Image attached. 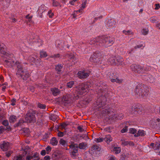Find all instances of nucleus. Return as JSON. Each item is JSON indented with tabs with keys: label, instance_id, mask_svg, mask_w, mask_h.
<instances>
[{
	"label": "nucleus",
	"instance_id": "ddd939ff",
	"mask_svg": "<svg viewBox=\"0 0 160 160\" xmlns=\"http://www.w3.org/2000/svg\"><path fill=\"white\" fill-rule=\"evenodd\" d=\"M91 149L93 154H96L100 151V148L97 145H93L91 148Z\"/></svg>",
	"mask_w": 160,
	"mask_h": 160
},
{
	"label": "nucleus",
	"instance_id": "dca6fc26",
	"mask_svg": "<svg viewBox=\"0 0 160 160\" xmlns=\"http://www.w3.org/2000/svg\"><path fill=\"white\" fill-rule=\"evenodd\" d=\"M99 56V54H98V55H97V54L96 53H95L94 54L93 56L91 57L90 60L92 62H97L98 60H97V59L98 58V57Z\"/></svg>",
	"mask_w": 160,
	"mask_h": 160
},
{
	"label": "nucleus",
	"instance_id": "f8f14e48",
	"mask_svg": "<svg viewBox=\"0 0 160 160\" xmlns=\"http://www.w3.org/2000/svg\"><path fill=\"white\" fill-rule=\"evenodd\" d=\"M10 144L8 142H4L1 145V148L3 151H7L9 148Z\"/></svg>",
	"mask_w": 160,
	"mask_h": 160
},
{
	"label": "nucleus",
	"instance_id": "0eeeda50",
	"mask_svg": "<svg viewBox=\"0 0 160 160\" xmlns=\"http://www.w3.org/2000/svg\"><path fill=\"white\" fill-rule=\"evenodd\" d=\"M107 78L111 79V81L112 82H116L117 83H120L122 82L121 81L117 78L115 74L110 72L107 75Z\"/></svg>",
	"mask_w": 160,
	"mask_h": 160
},
{
	"label": "nucleus",
	"instance_id": "9d476101",
	"mask_svg": "<svg viewBox=\"0 0 160 160\" xmlns=\"http://www.w3.org/2000/svg\"><path fill=\"white\" fill-rule=\"evenodd\" d=\"M88 76V73L85 72L84 71H80L78 73V77L81 79L86 78Z\"/></svg>",
	"mask_w": 160,
	"mask_h": 160
},
{
	"label": "nucleus",
	"instance_id": "a19ab883",
	"mask_svg": "<svg viewBox=\"0 0 160 160\" xmlns=\"http://www.w3.org/2000/svg\"><path fill=\"white\" fill-rule=\"evenodd\" d=\"M148 30L147 28H143L142 30V33L144 35H146L148 33Z\"/></svg>",
	"mask_w": 160,
	"mask_h": 160
},
{
	"label": "nucleus",
	"instance_id": "b1692460",
	"mask_svg": "<svg viewBox=\"0 0 160 160\" xmlns=\"http://www.w3.org/2000/svg\"><path fill=\"white\" fill-rule=\"evenodd\" d=\"M87 3V0H83L82 1V3L81 7L80 9L82 11L83 9H84L86 7Z\"/></svg>",
	"mask_w": 160,
	"mask_h": 160
},
{
	"label": "nucleus",
	"instance_id": "2eb2a0df",
	"mask_svg": "<svg viewBox=\"0 0 160 160\" xmlns=\"http://www.w3.org/2000/svg\"><path fill=\"white\" fill-rule=\"evenodd\" d=\"M144 79L145 80L148 81L150 82H154V79L152 76L151 75H147L145 76Z\"/></svg>",
	"mask_w": 160,
	"mask_h": 160
},
{
	"label": "nucleus",
	"instance_id": "4468645a",
	"mask_svg": "<svg viewBox=\"0 0 160 160\" xmlns=\"http://www.w3.org/2000/svg\"><path fill=\"white\" fill-rule=\"evenodd\" d=\"M70 147L71 149V152L77 153L78 149V145L72 144Z\"/></svg>",
	"mask_w": 160,
	"mask_h": 160
},
{
	"label": "nucleus",
	"instance_id": "338daca9",
	"mask_svg": "<svg viewBox=\"0 0 160 160\" xmlns=\"http://www.w3.org/2000/svg\"><path fill=\"white\" fill-rule=\"evenodd\" d=\"M108 160H115V158L114 156H111L109 157Z\"/></svg>",
	"mask_w": 160,
	"mask_h": 160
},
{
	"label": "nucleus",
	"instance_id": "de8ad7c7",
	"mask_svg": "<svg viewBox=\"0 0 160 160\" xmlns=\"http://www.w3.org/2000/svg\"><path fill=\"white\" fill-rule=\"evenodd\" d=\"M16 99L15 98H13L11 101V105H12V106L15 105V104L16 102Z\"/></svg>",
	"mask_w": 160,
	"mask_h": 160
},
{
	"label": "nucleus",
	"instance_id": "4c0bfd02",
	"mask_svg": "<svg viewBox=\"0 0 160 160\" xmlns=\"http://www.w3.org/2000/svg\"><path fill=\"white\" fill-rule=\"evenodd\" d=\"M129 132L131 133L134 134L137 133V131L136 129L134 128H131L129 130Z\"/></svg>",
	"mask_w": 160,
	"mask_h": 160
},
{
	"label": "nucleus",
	"instance_id": "f3484780",
	"mask_svg": "<svg viewBox=\"0 0 160 160\" xmlns=\"http://www.w3.org/2000/svg\"><path fill=\"white\" fill-rule=\"evenodd\" d=\"M113 117H112L113 119H121L123 118V115L122 114L118 115V114H112Z\"/></svg>",
	"mask_w": 160,
	"mask_h": 160
},
{
	"label": "nucleus",
	"instance_id": "3c124183",
	"mask_svg": "<svg viewBox=\"0 0 160 160\" xmlns=\"http://www.w3.org/2000/svg\"><path fill=\"white\" fill-rule=\"evenodd\" d=\"M60 143L62 145H64L66 144V142L65 141L62 139L60 140Z\"/></svg>",
	"mask_w": 160,
	"mask_h": 160
},
{
	"label": "nucleus",
	"instance_id": "13d9d810",
	"mask_svg": "<svg viewBox=\"0 0 160 160\" xmlns=\"http://www.w3.org/2000/svg\"><path fill=\"white\" fill-rule=\"evenodd\" d=\"M46 153V152L45 150H43L41 152V154L42 156H44Z\"/></svg>",
	"mask_w": 160,
	"mask_h": 160
},
{
	"label": "nucleus",
	"instance_id": "6e6552de",
	"mask_svg": "<svg viewBox=\"0 0 160 160\" xmlns=\"http://www.w3.org/2000/svg\"><path fill=\"white\" fill-rule=\"evenodd\" d=\"M25 119L27 122H34L36 120L35 115L30 112L27 113Z\"/></svg>",
	"mask_w": 160,
	"mask_h": 160
},
{
	"label": "nucleus",
	"instance_id": "774afa93",
	"mask_svg": "<svg viewBox=\"0 0 160 160\" xmlns=\"http://www.w3.org/2000/svg\"><path fill=\"white\" fill-rule=\"evenodd\" d=\"M26 19H28V21H29L31 19L32 17V16H29L28 15L26 16Z\"/></svg>",
	"mask_w": 160,
	"mask_h": 160
},
{
	"label": "nucleus",
	"instance_id": "680f3d73",
	"mask_svg": "<svg viewBox=\"0 0 160 160\" xmlns=\"http://www.w3.org/2000/svg\"><path fill=\"white\" fill-rule=\"evenodd\" d=\"M58 136L60 137H62L63 136V133L62 132H59L58 134Z\"/></svg>",
	"mask_w": 160,
	"mask_h": 160
},
{
	"label": "nucleus",
	"instance_id": "f03ea898",
	"mask_svg": "<svg viewBox=\"0 0 160 160\" xmlns=\"http://www.w3.org/2000/svg\"><path fill=\"white\" fill-rule=\"evenodd\" d=\"M114 41V39L112 38L105 37H99L94 40V41L96 42H102L106 47L111 46L113 43Z\"/></svg>",
	"mask_w": 160,
	"mask_h": 160
},
{
	"label": "nucleus",
	"instance_id": "e2e57ef3",
	"mask_svg": "<svg viewBox=\"0 0 160 160\" xmlns=\"http://www.w3.org/2000/svg\"><path fill=\"white\" fill-rule=\"evenodd\" d=\"M70 153L71 156L73 158L75 157L77 154V153H74V152L73 153L71 152Z\"/></svg>",
	"mask_w": 160,
	"mask_h": 160
},
{
	"label": "nucleus",
	"instance_id": "0e129e2a",
	"mask_svg": "<svg viewBox=\"0 0 160 160\" xmlns=\"http://www.w3.org/2000/svg\"><path fill=\"white\" fill-rule=\"evenodd\" d=\"M122 144L124 145H126L128 144H130V143L127 142L122 141Z\"/></svg>",
	"mask_w": 160,
	"mask_h": 160
},
{
	"label": "nucleus",
	"instance_id": "4d7b16f0",
	"mask_svg": "<svg viewBox=\"0 0 160 160\" xmlns=\"http://www.w3.org/2000/svg\"><path fill=\"white\" fill-rule=\"evenodd\" d=\"M160 8V6L159 4H155V10H158Z\"/></svg>",
	"mask_w": 160,
	"mask_h": 160
},
{
	"label": "nucleus",
	"instance_id": "20e7f679",
	"mask_svg": "<svg viewBox=\"0 0 160 160\" xmlns=\"http://www.w3.org/2000/svg\"><path fill=\"white\" fill-rule=\"evenodd\" d=\"M15 63L18 68L17 75L18 77H21L23 80L26 79L29 77V74L21 67L19 62H16Z\"/></svg>",
	"mask_w": 160,
	"mask_h": 160
},
{
	"label": "nucleus",
	"instance_id": "6ab92c4d",
	"mask_svg": "<svg viewBox=\"0 0 160 160\" xmlns=\"http://www.w3.org/2000/svg\"><path fill=\"white\" fill-rule=\"evenodd\" d=\"M104 139L107 143H109L112 140V138L109 135H106Z\"/></svg>",
	"mask_w": 160,
	"mask_h": 160
},
{
	"label": "nucleus",
	"instance_id": "4be33fe9",
	"mask_svg": "<svg viewBox=\"0 0 160 160\" xmlns=\"http://www.w3.org/2000/svg\"><path fill=\"white\" fill-rule=\"evenodd\" d=\"M108 61L111 64H116L117 62L115 60V57H113L109 58L108 59Z\"/></svg>",
	"mask_w": 160,
	"mask_h": 160
},
{
	"label": "nucleus",
	"instance_id": "c756f323",
	"mask_svg": "<svg viewBox=\"0 0 160 160\" xmlns=\"http://www.w3.org/2000/svg\"><path fill=\"white\" fill-rule=\"evenodd\" d=\"M4 65L7 68H9L10 66V62L9 59H6L5 60Z\"/></svg>",
	"mask_w": 160,
	"mask_h": 160
},
{
	"label": "nucleus",
	"instance_id": "09e8293b",
	"mask_svg": "<svg viewBox=\"0 0 160 160\" xmlns=\"http://www.w3.org/2000/svg\"><path fill=\"white\" fill-rule=\"evenodd\" d=\"M48 15L49 18H52L53 16L54 15V14L51 11H50L48 12Z\"/></svg>",
	"mask_w": 160,
	"mask_h": 160
},
{
	"label": "nucleus",
	"instance_id": "e433bc0d",
	"mask_svg": "<svg viewBox=\"0 0 160 160\" xmlns=\"http://www.w3.org/2000/svg\"><path fill=\"white\" fill-rule=\"evenodd\" d=\"M40 56L41 57H45L47 56V54L46 52L42 51L40 52Z\"/></svg>",
	"mask_w": 160,
	"mask_h": 160
},
{
	"label": "nucleus",
	"instance_id": "bb28decb",
	"mask_svg": "<svg viewBox=\"0 0 160 160\" xmlns=\"http://www.w3.org/2000/svg\"><path fill=\"white\" fill-rule=\"evenodd\" d=\"M50 143L53 146L56 145L58 143V141L56 138H52L50 141Z\"/></svg>",
	"mask_w": 160,
	"mask_h": 160
},
{
	"label": "nucleus",
	"instance_id": "49530a36",
	"mask_svg": "<svg viewBox=\"0 0 160 160\" xmlns=\"http://www.w3.org/2000/svg\"><path fill=\"white\" fill-rule=\"evenodd\" d=\"M123 33H125V34L130 35L132 34V32H131V31L129 30H123Z\"/></svg>",
	"mask_w": 160,
	"mask_h": 160
},
{
	"label": "nucleus",
	"instance_id": "5fc2aeb1",
	"mask_svg": "<svg viewBox=\"0 0 160 160\" xmlns=\"http://www.w3.org/2000/svg\"><path fill=\"white\" fill-rule=\"evenodd\" d=\"M4 45L2 43H0V52L4 48Z\"/></svg>",
	"mask_w": 160,
	"mask_h": 160
},
{
	"label": "nucleus",
	"instance_id": "6e6d98bb",
	"mask_svg": "<svg viewBox=\"0 0 160 160\" xmlns=\"http://www.w3.org/2000/svg\"><path fill=\"white\" fill-rule=\"evenodd\" d=\"M44 160H50V158L49 156L46 155L44 157Z\"/></svg>",
	"mask_w": 160,
	"mask_h": 160
},
{
	"label": "nucleus",
	"instance_id": "473e14b6",
	"mask_svg": "<svg viewBox=\"0 0 160 160\" xmlns=\"http://www.w3.org/2000/svg\"><path fill=\"white\" fill-rule=\"evenodd\" d=\"M62 68V65L61 64H59L57 65L56 67V70L58 71V72H59L61 71Z\"/></svg>",
	"mask_w": 160,
	"mask_h": 160
},
{
	"label": "nucleus",
	"instance_id": "69168bd1",
	"mask_svg": "<svg viewBox=\"0 0 160 160\" xmlns=\"http://www.w3.org/2000/svg\"><path fill=\"white\" fill-rule=\"evenodd\" d=\"M4 118V116L3 114L0 113V122H1L2 120Z\"/></svg>",
	"mask_w": 160,
	"mask_h": 160
},
{
	"label": "nucleus",
	"instance_id": "ea45409f",
	"mask_svg": "<svg viewBox=\"0 0 160 160\" xmlns=\"http://www.w3.org/2000/svg\"><path fill=\"white\" fill-rule=\"evenodd\" d=\"M104 140L103 138H95L94 139V141L96 142H102Z\"/></svg>",
	"mask_w": 160,
	"mask_h": 160
},
{
	"label": "nucleus",
	"instance_id": "a18cd8bd",
	"mask_svg": "<svg viewBox=\"0 0 160 160\" xmlns=\"http://www.w3.org/2000/svg\"><path fill=\"white\" fill-rule=\"evenodd\" d=\"M38 107L41 109H44L46 107V106L45 105L40 103L38 104Z\"/></svg>",
	"mask_w": 160,
	"mask_h": 160
},
{
	"label": "nucleus",
	"instance_id": "cd10ccee",
	"mask_svg": "<svg viewBox=\"0 0 160 160\" xmlns=\"http://www.w3.org/2000/svg\"><path fill=\"white\" fill-rule=\"evenodd\" d=\"M2 124L5 126L6 127V128H9V131L10 130V127L8 126L9 123L8 121L7 120H5L2 122Z\"/></svg>",
	"mask_w": 160,
	"mask_h": 160
},
{
	"label": "nucleus",
	"instance_id": "864d4df0",
	"mask_svg": "<svg viewBox=\"0 0 160 160\" xmlns=\"http://www.w3.org/2000/svg\"><path fill=\"white\" fill-rule=\"evenodd\" d=\"M127 131V127H125L121 130V132L122 133H124V132H126Z\"/></svg>",
	"mask_w": 160,
	"mask_h": 160
},
{
	"label": "nucleus",
	"instance_id": "c85d7f7f",
	"mask_svg": "<svg viewBox=\"0 0 160 160\" xmlns=\"http://www.w3.org/2000/svg\"><path fill=\"white\" fill-rule=\"evenodd\" d=\"M7 130L8 131H9V128H5L3 126H0V133H2L4 131Z\"/></svg>",
	"mask_w": 160,
	"mask_h": 160
},
{
	"label": "nucleus",
	"instance_id": "72a5a7b5",
	"mask_svg": "<svg viewBox=\"0 0 160 160\" xmlns=\"http://www.w3.org/2000/svg\"><path fill=\"white\" fill-rule=\"evenodd\" d=\"M116 61L117 62L116 64H121V62L123 61V59L121 57H118L116 58Z\"/></svg>",
	"mask_w": 160,
	"mask_h": 160
},
{
	"label": "nucleus",
	"instance_id": "412c9836",
	"mask_svg": "<svg viewBox=\"0 0 160 160\" xmlns=\"http://www.w3.org/2000/svg\"><path fill=\"white\" fill-rule=\"evenodd\" d=\"M145 72L144 69L142 66L138 65L137 72L138 73H142Z\"/></svg>",
	"mask_w": 160,
	"mask_h": 160
},
{
	"label": "nucleus",
	"instance_id": "5701e85b",
	"mask_svg": "<svg viewBox=\"0 0 160 160\" xmlns=\"http://www.w3.org/2000/svg\"><path fill=\"white\" fill-rule=\"evenodd\" d=\"M87 147V144L85 143L82 142L79 144V148L81 149H86Z\"/></svg>",
	"mask_w": 160,
	"mask_h": 160
},
{
	"label": "nucleus",
	"instance_id": "a878e982",
	"mask_svg": "<svg viewBox=\"0 0 160 160\" xmlns=\"http://www.w3.org/2000/svg\"><path fill=\"white\" fill-rule=\"evenodd\" d=\"M82 11L81 10H79L74 12L72 15V17L73 18H75L76 17L78 16V14L79 13H82Z\"/></svg>",
	"mask_w": 160,
	"mask_h": 160
},
{
	"label": "nucleus",
	"instance_id": "2f4dec72",
	"mask_svg": "<svg viewBox=\"0 0 160 160\" xmlns=\"http://www.w3.org/2000/svg\"><path fill=\"white\" fill-rule=\"evenodd\" d=\"M74 84L73 81H70L67 83V87L69 88H71Z\"/></svg>",
	"mask_w": 160,
	"mask_h": 160
},
{
	"label": "nucleus",
	"instance_id": "7ed1b4c3",
	"mask_svg": "<svg viewBox=\"0 0 160 160\" xmlns=\"http://www.w3.org/2000/svg\"><path fill=\"white\" fill-rule=\"evenodd\" d=\"M134 91L135 94L138 96L140 98H144L148 93V90L145 89L143 87H141L139 85L137 86Z\"/></svg>",
	"mask_w": 160,
	"mask_h": 160
},
{
	"label": "nucleus",
	"instance_id": "8fccbe9b",
	"mask_svg": "<svg viewBox=\"0 0 160 160\" xmlns=\"http://www.w3.org/2000/svg\"><path fill=\"white\" fill-rule=\"evenodd\" d=\"M16 117L14 115L11 116V122H14L16 119Z\"/></svg>",
	"mask_w": 160,
	"mask_h": 160
},
{
	"label": "nucleus",
	"instance_id": "423d86ee",
	"mask_svg": "<svg viewBox=\"0 0 160 160\" xmlns=\"http://www.w3.org/2000/svg\"><path fill=\"white\" fill-rule=\"evenodd\" d=\"M23 153V154L22 156H17L15 157H14L13 158V160H25L23 158V157L25 155H26L27 153V151L25 149L24 150L22 151ZM33 156H28L27 157L26 160H30L32 159H33Z\"/></svg>",
	"mask_w": 160,
	"mask_h": 160
},
{
	"label": "nucleus",
	"instance_id": "1a4fd4ad",
	"mask_svg": "<svg viewBox=\"0 0 160 160\" xmlns=\"http://www.w3.org/2000/svg\"><path fill=\"white\" fill-rule=\"evenodd\" d=\"M26 58L29 62L35 63V64L37 66H39L41 65V62L38 59H36L37 58L36 56L33 55V56H30L28 57H26Z\"/></svg>",
	"mask_w": 160,
	"mask_h": 160
},
{
	"label": "nucleus",
	"instance_id": "aec40b11",
	"mask_svg": "<svg viewBox=\"0 0 160 160\" xmlns=\"http://www.w3.org/2000/svg\"><path fill=\"white\" fill-rule=\"evenodd\" d=\"M144 134V132L143 130H139L137 132L135 135V137H138L140 136H143Z\"/></svg>",
	"mask_w": 160,
	"mask_h": 160
},
{
	"label": "nucleus",
	"instance_id": "c9c22d12",
	"mask_svg": "<svg viewBox=\"0 0 160 160\" xmlns=\"http://www.w3.org/2000/svg\"><path fill=\"white\" fill-rule=\"evenodd\" d=\"M32 160H39V158L38 153H35L33 155Z\"/></svg>",
	"mask_w": 160,
	"mask_h": 160
},
{
	"label": "nucleus",
	"instance_id": "f257e3e1",
	"mask_svg": "<svg viewBox=\"0 0 160 160\" xmlns=\"http://www.w3.org/2000/svg\"><path fill=\"white\" fill-rule=\"evenodd\" d=\"M89 82L80 84L72 92L68 94L63 97L62 100L65 101H73L78 99L80 97V96L87 92L88 88L90 87Z\"/></svg>",
	"mask_w": 160,
	"mask_h": 160
},
{
	"label": "nucleus",
	"instance_id": "37998d69",
	"mask_svg": "<svg viewBox=\"0 0 160 160\" xmlns=\"http://www.w3.org/2000/svg\"><path fill=\"white\" fill-rule=\"evenodd\" d=\"M46 150L47 151V154H49V152L51 150V148L49 146H48L46 148Z\"/></svg>",
	"mask_w": 160,
	"mask_h": 160
},
{
	"label": "nucleus",
	"instance_id": "f704fd0d",
	"mask_svg": "<svg viewBox=\"0 0 160 160\" xmlns=\"http://www.w3.org/2000/svg\"><path fill=\"white\" fill-rule=\"evenodd\" d=\"M8 83L7 82H5L2 84V90L3 91H4L7 87H8Z\"/></svg>",
	"mask_w": 160,
	"mask_h": 160
},
{
	"label": "nucleus",
	"instance_id": "79ce46f5",
	"mask_svg": "<svg viewBox=\"0 0 160 160\" xmlns=\"http://www.w3.org/2000/svg\"><path fill=\"white\" fill-rule=\"evenodd\" d=\"M53 2V6L57 7L59 5V3L57 2V1H55V0H52Z\"/></svg>",
	"mask_w": 160,
	"mask_h": 160
},
{
	"label": "nucleus",
	"instance_id": "58836bf2",
	"mask_svg": "<svg viewBox=\"0 0 160 160\" xmlns=\"http://www.w3.org/2000/svg\"><path fill=\"white\" fill-rule=\"evenodd\" d=\"M115 24L114 21L113 20H111L110 21H109L107 24V25L109 27H111L112 26L113 24Z\"/></svg>",
	"mask_w": 160,
	"mask_h": 160
},
{
	"label": "nucleus",
	"instance_id": "bf43d9fd",
	"mask_svg": "<svg viewBox=\"0 0 160 160\" xmlns=\"http://www.w3.org/2000/svg\"><path fill=\"white\" fill-rule=\"evenodd\" d=\"M155 146L156 147V149H158L160 147V144L159 142H157L155 144Z\"/></svg>",
	"mask_w": 160,
	"mask_h": 160
},
{
	"label": "nucleus",
	"instance_id": "c03bdc74",
	"mask_svg": "<svg viewBox=\"0 0 160 160\" xmlns=\"http://www.w3.org/2000/svg\"><path fill=\"white\" fill-rule=\"evenodd\" d=\"M157 20V18L156 17H153L150 18V21L152 23H155Z\"/></svg>",
	"mask_w": 160,
	"mask_h": 160
},
{
	"label": "nucleus",
	"instance_id": "a211bd4d",
	"mask_svg": "<svg viewBox=\"0 0 160 160\" xmlns=\"http://www.w3.org/2000/svg\"><path fill=\"white\" fill-rule=\"evenodd\" d=\"M51 91L53 95L54 96H57L59 93L60 92L59 90L56 88H52Z\"/></svg>",
	"mask_w": 160,
	"mask_h": 160
},
{
	"label": "nucleus",
	"instance_id": "39448f33",
	"mask_svg": "<svg viewBox=\"0 0 160 160\" xmlns=\"http://www.w3.org/2000/svg\"><path fill=\"white\" fill-rule=\"evenodd\" d=\"M98 102H97V106H96V109H98V110L101 111L102 109H104L102 111V113L104 114L108 113L110 111L108 109V105L106 106V104L104 103V102L102 101L100 102V99H99L98 101Z\"/></svg>",
	"mask_w": 160,
	"mask_h": 160
},
{
	"label": "nucleus",
	"instance_id": "603ef678",
	"mask_svg": "<svg viewBox=\"0 0 160 160\" xmlns=\"http://www.w3.org/2000/svg\"><path fill=\"white\" fill-rule=\"evenodd\" d=\"M144 45L142 44H141L135 47V48H137V47L138 48H142L144 47Z\"/></svg>",
	"mask_w": 160,
	"mask_h": 160
},
{
	"label": "nucleus",
	"instance_id": "052dcab7",
	"mask_svg": "<svg viewBox=\"0 0 160 160\" xmlns=\"http://www.w3.org/2000/svg\"><path fill=\"white\" fill-rule=\"evenodd\" d=\"M77 0H72L70 1L69 3L72 5H73L74 4V3Z\"/></svg>",
	"mask_w": 160,
	"mask_h": 160
},
{
	"label": "nucleus",
	"instance_id": "7c9ffc66",
	"mask_svg": "<svg viewBox=\"0 0 160 160\" xmlns=\"http://www.w3.org/2000/svg\"><path fill=\"white\" fill-rule=\"evenodd\" d=\"M113 150L116 154H118L121 152V148L119 147H115L113 148Z\"/></svg>",
	"mask_w": 160,
	"mask_h": 160
},
{
	"label": "nucleus",
	"instance_id": "393cba45",
	"mask_svg": "<svg viewBox=\"0 0 160 160\" xmlns=\"http://www.w3.org/2000/svg\"><path fill=\"white\" fill-rule=\"evenodd\" d=\"M138 66V65L133 64L131 66V69L133 71H134L135 72H137Z\"/></svg>",
	"mask_w": 160,
	"mask_h": 160
},
{
	"label": "nucleus",
	"instance_id": "9b49d317",
	"mask_svg": "<svg viewBox=\"0 0 160 160\" xmlns=\"http://www.w3.org/2000/svg\"><path fill=\"white\" fill-rule=\"evenodd\" d=\"M151 123L154 127H155L156 126H160V119L156 118H155L151 121Z\"/></svg>",
	"mask_w": 160,
	"mask_h": 160
}]
</instances>
